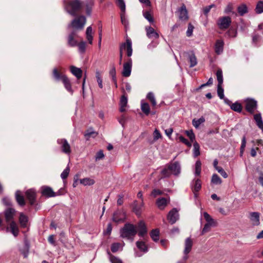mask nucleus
<instances>
[{
    "label": "nucleus",
    "mask_w": 263,
    "mask_h": 263,
    "mask_svg": "<svg viewBox=\"0 0 263 263\" xmlns=\"http://www.w3.org/2000/svg\"><path fill=\"white\" fill-rule=\"evenodd\" d=\"M63 3L66 12L73 16L77 15L83 7L81 0H64Z\"/></svg>",
    "instance_id": "f257e3e1"
},
{
    "label": "nucleus",
    "mask_w": 263,
    "mask_h": 263,
    "mask_svg": "<svg viewBox=\"0 0 263 263\" xmlns=\"http://www.w3.org/2000/svg\"><path fill=\"white\" fill-rule=\"evenodd\" d=\"M120 233L121 237L133 241L134 237L137 233V229L134 224L127 223L120 230Z\"/></svg>",
    "instance_id": "f03ea898"
},
{
    "label": "nucleus",
    "mask_w": 263,
    "mask_h": 263,
    "mask_svg": "<svg viewBox=\"0 0 263 263\" xmlns=\"http://www.w3.org/2000/svg\"><path fill=\"white\" fill-rule=\"evenodd\" d=\"M180 173V166L178 162H175L166 166L161 171L163 177H168L171 175H178Z\"/></svg>",
    "instance_id": "7ed1b4c3"
},
{
    "label": "nucleus",
    "mask_w": 263,
    "mask_h": 263,
    "mask_svg": "<svg viewBox=\"0 0 263 263\" xmlns=\"http://www.w3.org/2000/svg\"><path fill=\"white\" fill-rule=\"evenodd\" d=\"M53 76L57 81L62 80L66 90L71 94L73 93V90L71 88L69 80L65 75L60 74L57 68H54L53 70Z\"/></svg>",
    "instance_id": "20e7f679"
},
{
    "label": "nucleus",
    "mask_w": 263,
    "mask_h": 263,
    "mask_svg": "<svg viewBox=\"0 0 263 263\" xmlns=\"http://www.w3.org/2000/svg\"><path fill=\"white\" fill-rule=\"evenodd\" d=\"M126 50V54L128 57H130L133 54L132 42L130 39H126V42L122 43L120 46V59L119 64H122L123 52Z\"/></svg>",
    "instance_id": "39448f33"
},
{
    "label": "nucleus",
    "mask_w": 263,
    "mask_h": 263,
    "mask_svg": "<svg viewBox=\"0 0 263 263\" xmlns=\"http://www.w3.org/2000/svg\"><path fill=\"white\" fill-rule=\"evenodd\" d=\"M86 17L84 16L81 15L76 17L73 20L71 23L68 25V28H72L76 31V30H82L85 23H86Z\"/></svg>",
    "instance_id": "423d86ee"
},
{
    "label": "nucleus",
    "mask_w": 263,
    "mask_h": 263,
    "mask_svg": "<svg viewBox=\"0 0 263 263\" xmlns=\"http://www.w3.org/2000/svg\"><path fill=\"white\" fill-rule=\"evenodd\" d=\"M57 143L60 145V149L63 153L69 155L71 152V147L67 140L65 139H58Z\"/></svg>",
    "instance_id": "0eeeda50"
},
{
    "label": "nucleus",
    "mask_w": 263,
    "mask_h": 263,
    "mask_svg": "<svg viewBox=\"0 0 263 263\" xmlns=\"http://www.w3.org/2000/svg\"><path fill=\"white\" fill-rule=\"evenodd\" d=\"M231 22V18L227 16L219 17L217 20V24L219 29L226 30L229 27Z\"/></svg>",
    "instance_id": "6e6552de"
},
{
    "label": "nucleus",
    "mask_w": 263,
    "mask_h": 263,
    "mask_svg": "<svg viewBox=\"0 0 263 263\" xmlns=\"http://www.w3.org/2000/svg\"><path fill=\"white\" fill-rule=\"evenodd\" d=\"M246 109L250 114H253L257 107V102L252 98H247L245 101Z\"/></svg>",
    "instance_id": "1a4fd4ad"
},
{
    "label": "nucleus",
    "mask_w": 263,
    "mask_h": 263,
    "mask_svg": "<svg viewBox=\"0 0 263 263\" xmlns=\"http://www.w3.org/2000/svg\"><path fill=\"white\" fill-rule=\"evenodd\" d=\"M132 67V60L129 58L128 61L123 64V69L122 74L123 77H128L131 74Z\"/></svg>",
    "instance_id": "9d476101"
},
{
    "label": "nucleus",
    "mask_w": 263,
    "mask_h": 263,
    "mask_svg": "<svg viewBox=\"0 0 263 263\" xmlns=\"http://www.w3.org/2000/svg\"><path fill=\"white\" fill-rule=\"evenodd\" d=\"M178 211L176 208L171 210L167 215V219L171 224L175 223L179 219Z\"/></svg>",
    "instance_id": "9b49d317"
},
{
    "label": "nucleus",
    "mask_w": 263,
    "mask_h": 263,
    "mask_svg": "<svg viewBox=\"0 0 263 263\" xmlns=\"http://www.w3.org/2000/svg\"><path fill=\"white\" fill-rule=\"evenodd\" d=\"M193 240L190 237L185 239L184 243V249L183 250V255L184 259L189 258L188 254L190 252L193 247Z\"/></svg>",
    "instance_id": "f8f14e48"
},
{
    "label": "nucleus",
    "mask_w": 263,
    "mask_h": 263,
    "mask_svg": "<svg viewBox=\"0 0 263 263\" xmlns=\"http://www.w3.org/2000/svg\"><path fill=\"white\" fill-rule=\"evenodd\" d=\"M260 214L258 212H254L250 213V219L253 226H257L260 224Z\"/></svg>",
    "instance_id": "ddd939ff"
},
{
    "label": "nucleus",
    "mask_w": 263,
    "mask_h": 263,
    "mask_svg": "<svg viewBox=\"0 0 263 263\" xmlns=\"http://www.w3.org/2000/svg\"><path fill=\"white\" fill-rule=\"evenodd\" d=\"M145 31L146 36L151 39H156L159 38V34L155 30V29L151 26L145 27Z\"/></svg>",
    "instance_id": "4468645a"
},
{
    "label": "nucleus",
    "mask_w": 263,
    "mask_h": 263,
    "mask_svg": "<svg viewBox=\"0 0 263 263\" xmlns=\"http://www.w3.org/2000/svg\"><path fill=\"white\" fill-rule=\"evenodd\" d=\"M138 235L143 237L147 234V230L145 222L141 220L138 223Z\"/></svg>",
    "instance_id": "2eb2a0df"
},
{
    "label": "nucleus",
    "mask_w": 263,
    "mask_h": 263,
    "mask_svg": "<svg viewBox=\"0 0 263 263\" xmlns=\"http://www.w3.org/2000/svg\"><path fill=\"white\" fill-rule=\"evenodd\" d=\"M224 42L222 40H217L214 45V50L215 53L218 54H221L223 51Z\"/></svg>",
    "instance_id": "dca6fc26"
},
{
    "label": "nucleus",
    "mask_w": 263,
    "mask_h": 263,
    "mask_svg": "<svg viewBox=\"0 0 263 263\" xmlns=\"http://www.w3.org/2000/svg\"><path fill=\"white\" fill-rule=\"evenodd\" d=\"M26 196L31 205H33L35 201L36 193L33 189H30L26 192Z\"/></svg>",
    "instance_id": "f3484780"
},
{
    "label": "nucleus",
    "mask_w": 263,
    "mask_h": 263,
    "mask_svg": "<svg viewBox=\"0 0 263 263\" xmlns=\"http://www.w3.org/2000/svg\"><path fill=\"white\" fill-rule=\"evenodd\" d=\"M125 219V214L122 212H117L114 214L112 220L117 223L123 222Z\"/></svg>",
    "instance_id": "a211bd4d"
},
{
    "label": "nucleus",
    "mask_w": 263,
    "mask_h": 263,
    "mask_svg": "<svg viewBox=\"0 0 263 263\" xmlns=\"http://www.w3.org/2000/svg\"><path fill=\"white\" fill-rule=\"evenodd\" d=\"M178 15L180 20L185 21L187 20V11L185 6L183 4L178 10Z\"/></svg>",
    "instance_id": "6ab92c4d"
},
{
    "label": "nucleus",
    "mask_w": 263,
    "mask_h": 263,
    "mask_svg": "<svg viewBox=\"0 0 263 263\" xmlns=\"http://www.w3.org/2000/svg\"><path fill=\"white\" fill-rule=\"evenodd\" d=\"M144 206L143 201L141 202L140 203H138L137 201H135L133 204V209L134 212L138 216L140 215L141 210L142 208Z\"/></svg>",
    "instance_id": "aec40b11"
},
{
    "label": "nucleus",
    "mask_w": 263,
    "mask_h": 263,
    "mask_svg": "<svg viewBox=\"0 0 263 263\" xmlns=\"http://www.w3.org/2000/svg\"><path fill=\"white\" fill-rule=\"evenodd\" d=\"M76 36V31L72 30V31L69 34L68 37V44L70 46L74 47L78 45L77 41L74 39Z\"/></svg>",
    "instance_id": "412c9836"
},
{
    "label": "nucleus",
    "mask_w": 263,
    "mask_h": 263,
    "mask_svg": "<svg viewBox=\"0 0 263 263\" xmlns=\"http://www.w3.org/2000/svg\"><path fill=\"white\" fill-rule=\"evenodd\" d=\"M15 211L12 208H8L5 212V219L7 222L10 221L13 218Z\"/></svg>",
    "instance_id": "4be33fe9"
},
{
    "label": "nucleus",
    "mask_w": 263,
    "mask_h": 263,
    "mask_svg": "<svg viewBox=\"0 0 263 263\" xmlns=\"http://www.w3.org/2000/svg\"><path fill=\"white\" fill-rule=\"evenodd\" d=\"M15 199L20 206H24L25 204V201L22 192L18 190L15 192Z\"/></svg>",
    "instance_id": "5701e85b"
},
{
    "label": "nucleus",
    "mask_w": 263,
    "mask_h": 263,
    "mask_svg": "<svg viewBox=\"0 0 263 263\" xmlns=\"http://www.w3.org/2000/svg\"><path fill=\"white\" fill-rule=\"evenodd\" d=\"M42 193L43 195L48 197H54L55 196V194L52 189L48 186H44L42 187Z\"/></svg>",
    "instance_id": "b1692460"
},
{
    "label": "nucleus",
    "mask_w": 263,
    "mask_h": 263,
    "mask_svg": "<svg viewBox=\"0 0 263 263\" xmlns=\"http://www.w3.org/2000/svg\"><path fill=\"white\" fill-rule=\"evenodd\" d=\"M168 201L164 197L158 198L157 200L156 203L160 210H163L167 205Z\"/></svg>",
    "instance_id": "393cba45"
},
{
    "label": "nucleus",
    "mask_w": 263,
    "mask_h": 263,
    "mask_svg": "<svg viewBox=\"0 0 263 263\" xmlns=\"http://www.w3.org/2000/svg\"><path fill=\"white\" fill-rule=\"evenodd\" d=\"M70 70L73 75L76 76L78 79H80L82 75V70L74 66H71L70 67Z\"/></svg>",
    "instance_id": "a878e982"
},
{
    "label": "nucleus",
    "mask_w": 263,
    "mask_h": 263,
    "mask_svg": "<svg viewBox=\"0 0 263 263\" xmlns=\"http://www.w3.org/2000/svg\"><path fill=\"white\" fill-rule=\"evenodd\" d=\"M127 104V97L124 94L122 96L120 100V111L121 112H124L125 111V107Z\"/></svg>",
    "instance_id": "bb28decb"
},
{
    "label": "nucleus",
    "mask_w": 263,
    "mask_h": 263,
    "mask_svg": "<svg viewBox=\"0 0 263 263\" xmlns=\"http://www.w3.org/2000/svg\"><path fill=\"white\" fill-rule=\"evenodd\" d=\"M136 245L137 248L143 253H146L148 252V248L144 241H137Z\"/></svg>",
    "instance_id": "cd10ccee"
},
{
    "label": "nucleus",
    "mask_w": 263,
    "mask_h": 263,
    "mask_svg": "<svg viewBox=\"0 0 263 263\" xmlns=\"http://www.w3.org/2000/svg\"><path fill=\"white\" fill-rule=\"evenodd\" d=\"M189 60L190 63V67H193L197 64V59L192 51L189 53Z\"/></svg>",
    "instance_id": "c85d7f7f"
},
{
    "label": "nucleus",
    "mask_w": 263,
    "mask_h": 263,
    "mask_svg": "<svg viewBox=\"0 0 263 263\" xmlns=\"http://www.w3.org/2000/svg\"><path fill=\"white\" fill-rule=\"evenodd\" d=\"M203 216L204 219H205L207 224L213 226V227H215L216 226V221L211 217V216L207 213H203Z\"/></svg>",
    "instance_id": "c756f323"
},
{
    "label": "nucleus",
    "mask_w": 263,
    "mask_h": 263,
    "mask_svg": "<svg viewBox=\"0 0 263 263\" xmlns=\"http://www.w3.org/2000/svg\"><path fill=\"white\" fill-rule=\"evenodd\" d=\"M254 119L258 127L263 130V121L260 114H257L254 116Z\"/></svg>",
    "instance_id": "7c9ffc66"
},
{
    "label": "nucleus",
    "mask_w": 263,
    "mask_h": 263,
    "mask_svg": "<svg viewBox=\"0 0 263 263\" xmlns=\"http://www.w3.org/2000/svg\"><path fill=\"white\" fill-rule=\"evenodd\" d=\"M121 21L123 25H124L126 30L129 28V22L127 18L125 12H121L120 13Z\"/></svg>",
    "instance_id": "2f4dec72"
},
{
    "label": "nucleus",
    "mask_w": 263,
    "mask_h": 263,
    "mask_svg": "<svg viewBox=\"0 0 263 263\" xmlns=\"http://www.w3.org/2000/svg\"><path fill=\"white\" fill-rule=\"evenodd\" d=\"M141 109L142 111L146 115H148L150 113V107L147 103L144 102L143 101L141 103Z\"/></svg>",
    "instance_id": "473e14b6"
},
{
    "label": "nucleus",
    "mask_w": 263,
    "mask_h": 263,
    "mask_svg": "<svg viewBox=\"0 0 263 263\" xmlns=\"http://www.w3.org/2000/svg\"><path fill=\"white\" fill-rule=\"evenodd\" d=\"M10 228L13 235L15 237L17 236L18 233V228L16 223L13 221H12L10 223Z\"/></svg>",
    "instance_id": "72a5a7b5"
},
{
    "label": "nucleus",
    "mask_w": 263,
    "mask_h": 263,
    "mask_svg": "<svg viewBox=\"0 0 263 263\" xmlns=\"http://www.w3.org/2000/svg\"><path fill=\"white\" fill-rule=\"evenodd\" d=\"M92 28L91 26H89L87 28L86 31V39H87L89 43L90 44H92V40H93V36L92 35Z\"/></svg>",
    "instance_id": "f704fd0d"
},
{
    "label": "nucleus",
    "mask_w": 263,
    "mask_h": 263,
    "mask_svg": "<svg viewBox=\"0 0 263 263\" xmlns=\"http://www.w3.org/2000/svg\"><path fill=\"white\" fill-rule=\"evenodd\" d=\"M123 245L119 242L113 243L111 246V250L112 252L115 253L119 250H122Z\"/></svg>",
    "instance_id": "c9c22d12"
},
{
    "label": "nucleus",
    "mask_w": 263,
    "mask_h": 263,
    "mask_svg": "<svg viewBox=\"0 0 263 263\" xmlns=\"http://www.w3.org/2000/svg\"><path fill=\"white\" fill-rule=\"evenodd\" d=\"M150 236L154 241H158L159 239V231L158 229L153 230L150 233Z\"/></svg>",
    "instance_id": "e433bc0d"
},
{
    "label": "nucleus",
    "mask_w": 263,
    "mask_h": 263,
    "mask_svg": "<svg viewBox=\"0 0 263 263\" xmlns=\"http://www.w3.org/2000/svg\"><path fill=\"white\" fill-rule=\"evenodd\" d=\"M205 119L204 117H201L199 119H194L192 121L193 125L196 128H198L200 124L204 122Z\"/></svg>",
    "instance_id": "4c0bfd02"
},
{
    "label": "nucleus",
    "mask_w": 263,
    "mask_h": 263,
    "mask_svg": "<svg viewBox=\"0 0 263 263\" xmlns=\"http://www.w3.org/2000/svg\"><path fill=\"white\" fill-rule=\"evenodd\" d=\"M237 11L240 16H243L248 12V8L245 4H241L237 8Z\"/></svg>",
    "instance_id": "58836bf2"
},
{
    "label": "nucleus",
    "mask_w": 263,
    "mask_h": 263,
    "mask_svg": "<svg viewBox=\"0 0 263 263\" xmlns=\"http://www.w3.org/2000/svg\"><path fill=\"white\" fill-rule=\"evenodd\" d=\"M201 183L199 179H196L192 185V190L193 192H198L201 189Z\"/></svg>",
    "instance_id": "ea45409f"
},
{
    "label": "nucleus",
    "mask_w": 263,
    "mask_h": 263,
    "mask_svg": "<svg viewBox=\"0 0 263 263\" xmlns=\"http://www.w3.org/2000/svg\"><path fill=\"white\" fill-rule=\"evenodd\" d=\"M19 221L22 227H26L28 222V217L24 214L21 213L20 215Z\"/></svg>",
    "instance_id": "a19ab883"
},
{
    "label": "nucleus",
    "mask_w": 263,
    "mask_h": 263,
    "mask_svg": "<svg viewBox=\"0 0 263 263\" xmlns=\"http://www.w3.org/2000/svg\"><path fill=\"white\" fill-rule=\"evenodd\" d=\"M143 15L144 17L146 20H147L150 23H153L154 22V18L149 11H143Z\"/></svg>",
    "instance_id": "79ce46f5"
},
{
    "label": "nucleus",
    "mask_w": 263,
    "mask_h": 263,
    "mask_svg": "<svg viewBox=\"0 0 263 263\" xmlns=\"http://www.w3.org/2000/svg\"><path fill=\"white\" fill-rule=\"evenodd\" d=\"M93 179L89 178H85L80 180V183L84 185H91L95 183Z\"/></svg>",
    "instance_id": "37998d69"
},
{
    "label": "nucleus",
    "mask_w": 263,
    "mask_h": 263,
    "mask_svg": "<svg viewBox=\"0 0 263 263\" xmlns=\"http://www.w3.org/2000/svg\"><path fill=\"white\" fill-rule=\"evenodd\" d=\"M230 107L232 110L237 112H240L242 110V106L238 102L232 103Z\"/></svg>",
    "instance_id": "c03bdc74"
},
{
    "label": "nucleus",
    "mask_w": 263,
    "mask_h": 263,
    "mask_svg": "<svg viewBox=\"0 0 263 263\" xmlns=\"http://www.w3.org/2000/svg\"><path fill=\"white\" fill-rule=\"evenodd\" d=\"M255 10L257 14H260L263 13V1H259L256 4Z\"/></svg>",
    "instance_id": "a18cd8bd"
},
{
    "label": "nucleus",
    "mask_w": 263,
    "mask_h": 263,
    "mask_svg": "<svg viewBox=\"0 0 263 263\" xmlns=\"http://www.w3.org/2000/svg\"><path fill=\"white\" fill-rule=\"evenodd\" d=\"M211 182L214 184H220L222 182V181L218 175L214 174L212 175Z\"/></svg>",
    "instance_id": "49530a36"
},
{
    "label": "nucleus",
    "mask_w": 263,
    "mask_h": 263,
    "mask_svg": "<svg viewBox=\"0 0 263 263\" xmlns=\"http://www.w3.org/2000/svg\"><path fill=\"white\" fill-rule=\"evenodd\" d=\"M146 98L151 101V102L153 106H155L156 105L157 103H156L155 97V96H154V94L153 92H149L147 94Z\"/></svg>",
    "instance_id": "de8ad7c7"
},
{
    "label": "nucleus",
    "mask_w": 263,
    "mask_h": 263,
    "mask_svg": "<svg viewBox=\"0 0 263 263\" xmlns=\"http://www.w3.org/2000/svg\"><path fill=\"white\" fill-rule=\"evenodd\" d=\"M217 80L218 85H222L223 83L222 71L221 69H218L216 72Z\"/></svg>",
    "instance_id": "09e8293b"
},
{
    "label": "nucleus",
    "mask_w": 263,
    "mask_h": 263,
    "mask_svg": "<svg viewBox=\"0 0 263 263\" xmlns=\"http://www.w3.org/2000/svg\"><path fill=\"white\" fill-rule=\"evenodd\" d=\"M193 154L195 157L200 155V146L197 142H194L193 144Z\"/></svg>",
    "instance_id": "8fccbe9b"
},
{
    "label": "nucleus",
    "mask_w": 263,
    "mask_h": 263,
    "mask_svg": "<svg viewBox=\"0 0 263 263\" xmlns=\"http://www.w3.org/2000/svg\"><path fill=\"white\" fill-rule=\"evenodd\" d=\"M116 3L118 6L121 9V12H125L126 6L124 0H116Z\"/></svg>",
    "instance_id": "3c124183"
},
{
    "label": "nucleus",
    "mask_w": 263,
    "mask_h": 263,
    "mask_svg": "<svg viewBox=\"0 0 263 263\" xmlns=\"http://www.w3.org/2000/svg\"><path fill=\"white\" fill-rule=\"evenodd\" d=\"M201 163L199 160L196 161L195 163V175L199 176L201 173Z\"/></svg>",
    "instance_id": "603ef678"
},
{
    "label": "nucleus",
    "mask_w": 263,
    "mask_h": 263,
    "mask_svg": "<svg viewBox=\"0 0 263 263\" xmlns=\"http://www.w3.org/2000/svg\"><path fill=\"white\" fill-rule=\"evenodd\" d=\"M217 95L220 99H224V89L222 85H217Z\"/></svg>",
    "instance_id": "864d4df0"
},
{
    "label": "nucleus",
    "mask_w": 263,
    "mask_h": 263,
    "mask_svg": "<svg viewBox=\"0 0 263 263\" xmlns=\"http://www.w3.org/2000/svg\"><path fill=\"white\" fill-rule=\"evenodd\" d=\"M108 254L109 255L110 261L111 263H122V261L121 259L113 256L109 252H108Z\"/></svg>",
    "instance_id": "5fc2aeb1"
},
{
    "label": "nucleus",
    "mask_w": 263,
    "mask_h": 263,
    "mask_svg": "<svg viewBox=\"0 0 263 263\" xmlns=\"http://www.w3.org/2000/svg\"><path fill=\"white\" fill-rule=\"evenodd\" d=\"M96 77L97 78V81L98 83L99 87L100 88H103V82H102V79L101 78L100 73L99 71H97L96 72Z\"/></svg>",
    "instance_id": "6e6d98bb"
},
{
    "label": "nucleus",
    "mask_w": 263,
    "mask_h": 263,
    "mask_svg": "<svg viewBox=\"0 0 263 263\" xmlns=\"http://www.w3.org/2000/svg\"><path fill=\"white\" fill-rule=\"evenodd\" d=\"M86 44V42L84 41L81 42L79 44H78L79 51L80 53H82L85 51Z\"/></svg>",
    "instance_id": "4d7b16f0"
},
{
    "label": "nucleus",
    "mask_w": 263,
    "mask_h": 263,
    "mask_svg": "<svg viewBox=\"0 0 263 263\" xmlns=\"http://www.w3.org/2000/svg\"><path fill=\"white\" fill-rule=\"evenodd\" d=\"M261 40H262V39H261V36L255 33L252 36V42L255 45H257L258 43L260 42Z\"/></svg>",
    "instance_id": "13d9d810"
},
{
    "label": "nucleus",
    "mask_w": 263,
    "mask_h": 263,
    "mask_svg": "<svg viewBox=\"0 0 263 263\" xmlns=\"http://www.w3.org/2000/svg\"><path fill=\"white\" fill-rule=\"evenodd\" d=\"M93 5V1H90L89 3L86 5V11L88 15H90L91 12L92 7Z\"/></svg>",
    "instance_id": "bf43d9fd"
},
{
    "label": "nucleus",
    "mask_w": 263,
    "mask_h": 263,
    "mask_svg": "<svg viewBox=\"0 0 263 263\" xmlns=\"http://www.w3.org/2000/svg\"><path fill=\"white\" fill-rule=\"evenodd\" d=\"M70 172V168L68 166H67L66 168L63 171L61 174V177L63 180L66 179L69 175Z\"/></svg>",
    "instance_id": "052dcab7"
},
{
    "label": "nucleus",
    "mask_w": 263,
    "mask_h": 263,
    "mask_svg": "<svg viewBox=\"0 0 263 263\" xmlns=\"http://www.w3.org/2000/svg\"><path fill=\"white\" fill-rule=\"evenodd\" d=\"M215 7V5L214 4L210 5L209 6H206L203 8V14L207 16L208 15L209 12L210 11L211 9L212 8Z\"/></svg>",
    "instance_id": "680f3d73"
},
{
    "label": "nucleus",
    "mask_w": 263,
    "mask_h": 263,
    "mask_svg": "<svg viewBox=\"0 0 263 263\" xmlns=\"http://www.w3.org/2000/svg\"><path fill=\"white\" fill-rule=\"evenodd\" d=\"M153 137H154V141H156L158 140L159 139L161 138L162 136H161V133L159 132V131L158 129H155V130H154V133H153Z\"/></svg>",
    "instance_id": "e2e57ef3"
},
{
    "label": "nucleus",
    "mask_w": 263,
    "mask_h": 263,
    "mask_svg": "<svg viewBox=\"0 0 263 263\" xmlns=\"http://www.w3.org/2000/svg\"><path fill=\"white\" fill-rule=\"evenodd\" d=\"M25 250L24 251H21V252L22 254L23 255L24 257L25 258H26L28 256V252H29V247L28 243L26 242L25 246H24Z\"/></svg>",
    "instance_id": "0e129e2a"
},
{
    "label": "nucleus",
    "mask_w": 263,
    "mask_h": 263,
    "mask_svg": "<svg viewBox=\"0 0 263 263\" xmlns=\"http://www.w3.org/2000/svg\"><path fill=\"white\" fill-rule=\"evenodd\" d=\"M109 74L110 76V77H111L112 78V81H116V68L114 66H113L111 69L110 70V71H109Z\"/></svg>",
    "instance_id": "69168bd1"
},
{
    "label": "nucleus",
    "mask_w": 263,
    "mask_h": 263,
    "mask_svg": "<svg viewBox=\"0 0 263 263\" xmlns=\"http://www.w3.org/2000/svg\"><path fill=\"white\" fill-rule=\"evenodd\" d=\"M185 133L192 142L195 139V136L192 130H186Z\"/></svg>",
    "instance_id": "338daca9"
},
{
    "label": "nucleus",
    "mask_w": 263,
    "mask_h": 263,
    "mask_svg": "<svg viewBox=\"0 0 263 263\" xmlns=\"http://www.w3.org/2000/svg\"><path fill=\"white\" fill-rule=\"evenodd\" d=\"M179 140L182 142V143H183L184 144H185V145H186L187 146H189V147H191L192 144H191V143L190 142L186 139H185L184 137H183L182 136H180L179 137Z\"/></svg>",
    "instance_id": "774afa93"
}]
</instances>
